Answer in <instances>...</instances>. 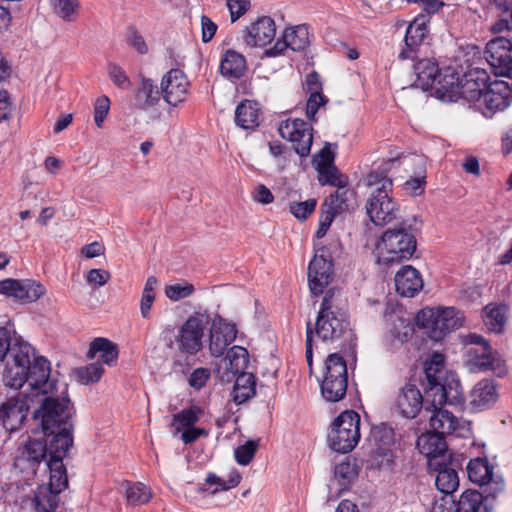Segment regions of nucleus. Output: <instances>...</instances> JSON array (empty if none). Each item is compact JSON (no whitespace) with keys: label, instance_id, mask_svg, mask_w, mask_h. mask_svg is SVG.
Returning a JSON list of instances; mask_svg holds the SVG:
<instances>
[{"label":"nucleus","instance_id":"obj_39","mask_svg":"<svg viewBox=\"0 0 512 512\" xmlns=\"http://www.w3.org/2000/svg\"><path fill=\"white\" fill-rule=\"evenodd\" d=\"M21 458L32 465H40L48 458L46 441L29 438L21 448Z\"/></svg>","mask_w":512,"mask_h":512},{"label":"nucleus","instance_id":"obj_64","mask_svg":"<svg viewBox=\"0 0 512 512\" xmlns=\"http://www.w3.org/2000/svg\"><path fill=\"white\" fill-rule=\"evenodd\" d=\"M426 185V176L424 174L418 175L417 177H412L408 179L404 185L403 189L405 192L411 196H420L425 191Z\"/></svg>","mask_w":512,"mask_h":512},{"label":"nucleus","instance_id":"obj_60","mask_svg":"<svg viewBox=\"0 0 512 512\" xmlns=\"http://www.w3.org/2000/svg\"><path fill=\"white\" fill-rule=\"evenodd\" d=\"M110 111V99L106 95L98 97L94 104V121L98 128H103L105 119Z\"/></svg>","mask_w":512,"mask_h":512},{"label":"nucleus","instance_id":"obj_15","mask_svg":"<svg viewBox=\"0 0 512 512\" xmlns=\"http://www.w3.org/2000/svg\"><path fill=\"white\" fill-rule=\"evenodd\" d=\"M46 288L32 279H4L0 281V294L12 297L23 303L35 302L44 296Z\"/></svg>","mask_w":512,"mask_h":512},{"label":"nucleus","instance_id":"obj_19","mask_svg":"<svg viewBox=\"0 0 512 512\" xmlns=\"http://www.w3.org/2000/svg\"><path fill=\"white\" fill-rule=\"evenodd\" d=\"M417 447L426 456L430 469L438 470L444 465L448 449L443 435L433 430L422 434L417 439Z\"/></svg>","mask_w":512,"mask_h":512},{"label":"nucleus","instance_id":"obj_10","mask_svg":"<svg viewBox=\"0 0 512 512\" xmlns=\"http://www.w3.org/2000/svg\"><path fill=\"white\" fill-rule=\"evenodd\" d=\"M312 123L304 119L289 117L278 125V132L282 139L290 142L297 155L306 158L310 155L313 144Z\"/></svg>","mask_w":512,"mask_h":512},{"label":"nucleus","instance_id":"obj_2","mask_svg":"<svg viewBox=\"0 0 512 512\" xmlns=\"http://www.w3.org/2000/svg\"><path fill=\"white\" fill-rule=\"evenodd\" d=\"M415 235L402 225L385 230L375 241L374 254L379 265L391 267L413 258Z\"/></svg>","mask_w":512,"mask_h":512},{"label":"nucleus","instance_id":"obj_1","mask_svg":"<svg viewBox=\"0 0 512 512\" xmlns=\"http://www.w3.org/2000/svg\"><path fill=\"white\" fill-rule=\"evenodd\" d=\"M427 412H430L429 426L431 430L443 436L455 435L465 437L470 433V423L448 410L446 405H457L463 400L461 384L451 381L445 388L435 387L426 392Z\"/></svg>","mask_w":512,"mask_h":512},{"label":"nucleus","instance_id":"obj_33","mask_svg":"<svg viewBox=\"0 0 512 512\" xmlns=\"http://www.w3.org/2000/svg\"><path fill=\"white\" fill-rule=\"evenodd\" d=\"M53 434L47 448L48 458L46 460L63 462L69 449L73 446L72 426H64Z\"/></svg>","mask_w":512,"mask_h":512},{"label":"nucleus","instance_id":"obj_21","mask_svg":"<svg viewBox=\"0 0 512 512\" xmlns=\"http://www.w3.org/2000/svg\"><path fill=\"white\" fill-rule=\"evenodd\" d=\"M276 37V24L268 16L258 18L242 32L243 42L251 48H264Z\"/></svg>","mask_w":512,"mask_h":512},{"label":"nucleus","instance_id":"obj_50","mask_svg":"<svg viewBox=\"0 0 512 512\" xmlns=\"http://www.w3.org/2000/svg\"><path fill=\"white\" fill-rule=\"evenodd\" d=\"M152 498L149 487L142 483H128L125 490V499L129 505L139 506L147 504Z\"/></svg>","mask_w":512,"mask_h":512},{"label":"nucleus","instance_id":"obj_6","mask_svg":"<svg viewBox=\"0 0 512 512\" xmlns=\"http://www.w3.org/2000/svg\"><path fill=\"white\" fill-rule=\"evenodd\" d=\"M321 394L329 402L342 400L348 387L346 360L339 353H331L324 360L320 378Z\"/></svg>","mask_w":512,"mask_h":512},{"label":"nucleus","instance_id":"obj_59","mask_svg":"<svg viewBox=\"0 0 512 512\" xmlns=\"http://www.w3.org/2000/svg\"><path fill=\"white\" fill-rule=\"evenodd\" d=\"M328 100L323 94L309 95L306 102V117L311 123L317 122L316 114L321 107L327 104Z\"/></svg>","mask_w":512,"mask_h":512},{"label":"nucleus","instance_id":"obj_63","mask_svg":"<svg viewBox=\"0 0 512 512\" xmlns=\"http://www.w3.org/2000/svg\"><path fill=\"white\" fill-rule=\"evenodd\" d=\"M334 476L342 482H348L357 476V467L350 461H342L335 466Z\"/></svg>","mask_w":512,"mask_h":512},{"label":"nucleus","instance_id":"obj_54","mask_svg":"<svg viewBox=\"0 0 512 512\" xmlns=\"http://www.w3.org/2000/svg\"><path fill=\"white\" fill-rule=\"evenodd\" d=\"M195 292V287L188 281L166 285L164 288L165 296L172 302H178L188 298Z\"/></svg>","mask_w":512,"mask_h":512},{"label":"nucleus","instance_id":"obj_53","mask_svg":"<svg viewBox=\"0 0 512 512\" xmlns=\"http://www.w3.org/2000/svg\"><path fill=\"white\" fill-rule=\"evenodd\" d=\"M348 195H353L350 190L340 191L338 189L334 193L330 194L322 203L324 209H328L336 215L342 214L349 210Z\"/></svg>","mask_w":512,"mask_h":512},{"label":"nucleus","instance_id":"obj_14","mask_svg":"<svg viewBox=\"0 0 512 512\" xmlns=\"http://www.w3.org/2000/svg\"><path fill=\"white\" fill-rule=\"evenodd\" d=\"M190 88V82L185 73L180 69L169 70L161 80L160 93L164 101L177 107L186 101Z\"/></svg>","mask_w":512,"mask_h":512},{"label":"nucleus","instance_id":"obj_51","mask_svg":"<svg viewBox=\"0 0 512 512\" xmlns=\"http://www.w3.org/2000/svg\"><path fill=\"white\" fill-rule=\"evenodd\" d=\"M103 365L99 362H93L86 366L78 367L74 370L77 381L83 385H90L100 381L104 374Z\"/></svg>","mask_w":512,"mask_h":512},{"label":"nucleus","instance_id":"obj_12","mask_svg":"<svg viewBox=\"0 0 512 512\" xmlns=\"http://www.w3.org/2000/svg\"><path fill=\"white\" fill-rule=\"evenodd\" d=\"M511 103L510 84L504 80H495L490 82L481 102L478 104L477 111L484 117L491 118L496 113L507 109Z\"/></svg>","mask_w":512,"mask_h":512},{"label":"nucleus","instance_id":"obj_8","mask_svg":"<svg viewBox=\"0 0 512 512\" xmlns=\"http://www.w3.org/2000/svg\"><path fill=\"white\" fill-rule=\"evenodd\" d=\"M360 416L353 410L343 411L333 422L328 443L338 453H349L360 440Z\"/></svg>","mask_w":512,"mask_h":512},{"label":"nucleus","instance_id":"obj_9","mask_svg":"<svg viewBox=\"0 0 512 512\" xmlns=\"http://www.w3.org/2000/svg\"><path fill=\"white\" fill-rule=\"evenodd\" d=\"M333 296L332 289L326 292L316 319L315 334L323 341H334L349 331V324L334 304Z\"/></svg>","mask_w":512,"mask_h":512},{"label":"nucleus","instance_id":"obj_27","mask_svg":"<svg viewBox=\"0 0 512 512\" xmlns=\"http://www.w3.org/2000/svg\"><path fill=\"white\" fill-rule=\"evenodd\" d=\"M247 69V60L240 52L227 49L222 53L219 72L223 78L231 82L238 81L245 76Z\"/></svg>","mask_w":512,"mask_h":512},{"label":"nucleus","instance_id":"obj_16","mask_svg":"<svg viewBox=\"0 0 512 512\" xmlns=\"http://www.w3.org/2000/svg\"><path fill=\"white\" fill-rule=\"evenodd\" d=\"M466 358L470 369L473 371H492L497 376H504L508 372L505 361L491 346H486L483 349L470 347L466 351Z\"/></svg>","mask_w":512,"mask_h":512},{"label":"nucleus","instance_id":"obj_37","mask_svg":"<svg viewBox=\"0 0 512 512\" xmlns=\"http://www.w3.org/2000/svg\"><path fill=\"white\" fill-rule=\"evenodd\" d=\"M236 380L233 386V400L237 404H242L256 394V378L252 373L236 374Z\"/></svg>","mask_w":512,"mask_h":512},{"label":"nucleus","instance_id":"obj_25","mask_svg":"<svg viewBox=\"0 0 512 512\" xmlns=\"http://www.w3.org/2000/svg\"><path fill=\"white\" fill-rule=\"evenodd\" d=\"M462 77L452 68L442 69L436 85L431 88L435 96L444 102H457L461 99Z\"/></svg>","mask_w":512,"mask_h":512},{"label":"nucleus","instance_id":"obj_38","mask_svg":"<svg viewBox=\"0 0 512 512\" xmlns=\"http://www.w3.org/2000/svg\"><path fill=\"white\" fill-rule=\"evenodd\" d=\"M34 512H55L59 503V494L48 489L46 485H40L31 499Z\"/></svg>","mask_w":512,"mask_h":512},{"label":"nucleus","instance_id":"obj_18","mask_svg":"<svg viewBox=\"0 0 512 512\" xmlns=\"http://www.w3.org/2000/svg\"><path fill=\"white\" fill-rule=\"evenodd\" d=\"M33 399L30 395L18 394L1 404L0 421L7 430L14 431L24 423L30 407L29 401Z\"/></svg>","mask_w":512,"mask_h":512},{"label":"nucleus","instance_id":"obj_3","mask_svg":"<svg viewBox=\"0 0 512 512\" xmlns=\"http://www.w3.org/2000/svg\"><path fill=\"white\" fill-rule=\"evenodd\" d=\"M370 197L366 204L367 215L375 225H386L397 219L399 205L392 197V179L379 171L367 176Z\"/></svg>","mask_w":512,"mask_h":512},{"label":"nucleus","instance_id":"obj_28","mask_svg":"<svg viewBox=\"0 0 512 512\" xmlns=\"http://www.w3.org/2000/svg\"><path fill=\"white\" fill-rule=\"evenodd\" d=\"M395 288L404 297H413L423 288L421 273L412 265L402 266L395 274Z\"/></svg>","mask_w":512,"mask_h":512},{"label":"nucleus","instance_id":"obj_34","mask_svg":"<svg viewBox=\"0 0 512 512\" xmlns=\"http://www.w3.org/2000/svg\"><path fill=\"white\" fill-rule=\"evenodd\" d=\"M498 399L496 385L490 380L479 381L471 390L470 404L473 408L483 410L493 405Z\"/></svg>","mask_w":512,"mask_h":512},{"label":"nucleus","instance_id":"obj_24","mask_svg":"<svg viewBox=\"0 0 512 512\" xmlns=\"http://www.w3.org/2000/svg\"><path fill=\"white\" fill-rule=\"evenodd\" d=\"M332 274V262L323 255H315L308 267V281L311 293L316 296L322 294L329 285Z\"/></svg>","mask_w":512,"mask_h":512},{"label":"nucleus","instance_id":"obj_49","mask_svg":"<svg viewBox=\"0 0 512 512\" xmlns=\"http://www.w3.org/2000/svg\"><path fill=\"white\" fill-rule=\"evenodd\" d=\"M158 280L155 276H149L146 279L140 299V313L142 318L148 319L152 305L156 298V288Z\"/></svg>","mask_w":512,"mask_h":512},{"label":"nucleus","instance_id":"obj_52","mask_svg":"<svg viewBox=\"0 0 512 512\" xmlns=\"http://www.w3.org/2000/svg\"><path fill=\"white\" fill-rule=\"evenodd\" d=\"M143 108L154 106L159 101V91L150 79L143 78L136 92Z\"/></svg>","mask_w":512,"mask_h":512},{"label":"nucleus","instance_id":"obj_48","mask_svg":"<svg viewBox=\"0 0 512 512\" xmlns=\"http://www.w3.org/2000/svg\"><path fill=\"white\" fill-rule=\"evenodd\" d=\"M53 12L66 22H74L78 17L79 0H51Z\"/></svg>","mask_w":512,"mask_h":512},{"label":"nucleus","instance_id":"obj_26","mask_svg":"<svg viewBox=\"0 0 512 512\" xmlns=\"http://www.w3.org/2000/svg\"><path fill=\"white\" fill-rule=\"evenodd\" d=\"M424 370L426 379L430 385L427 392H432V389L435 387L445 388L451 381H456L460 384L455 374H446L445 357L441 353L432 354L431 357L426 360Z\"/></svg>","mask_w":512,"mask_h":512},{"label":"nucleus","instance_id":"obj_61","mask_svg":"<svg viewBox=\"0 0 512 512\" xmlns=\"http://www.w3.org/2000/svg\"><path fill=\"white\" fill-rule=\"evenodd\" d=\"M111 280V274L108 270L94 268L87 272L86 282L93 288L105 286Z\"/></svg>","mask_w":512,"mask_h":512},{"label":"nucleus","instance_id":"obj_46","mask_svg":"<svg viewBox=\"0 0 512 512\" xmlns=\"http://www.w3.org/2000/svg\"><path fill=\"white\" fill-rule=\"evenodd\" d=\"M316 171L318 173V182L322 186L330 185L343 189L348 185V177L343 175L335 164Z\"/></svg>","mask_w":512,"mask_h":512},{"label":"nucleus","instance_id":"obj_44","mask_svg":"<svg viewBox=\"0 0 512 512\" xmlns=\"http://www.w3.org/2000/svg\"><path fill=\"white\" fill-rule=\"evenodd\" d=\"M438 472L436 476V487L443 494H452L459 486V478L457 472L449 467L440 465V468L436 470Z\"/></svg>","mask_w":512,"mask_h":512},{"label":"nucleus","instance_id":"obj_29","mask_svg":"<svg viewBox=\"0 0 512 512\" xmlns=\"http://www.w3.org/2000/svg\"><path fill=\"white\" fill-rule=\"evenodd\" d=\"M427 34V24L424 16L416 17L407 27L404 42L405 47L401 50V60L415 59L418 48Z\"/></svg>","mask_w":512,"mask_h":512},{"label":"nucleus","instance_id":"obj_62","mask_svg":"<svg viewBox=\"0 0 512 512\" xmlns=\"http://www.w3.org/2000/svg\"><path fill=\"white\" fill-rule=\"evenodd\" d=\"M108 75L112 82L120 89L127 90L132 85L126 72L116 64H110L108 66Z\"/></svg>","mask_w":512,"mask_h":512},{"label":"nucleus","instance_id":"obj_20","mask_svg":"<svg viewBox=\"0 0 512 512\" xmlns=\"http://www.w3.org/2000/svg\"><path fill=\"white\" fill-rule=\"evenodd\" d=\"M238 330L236 325L216 315L211 324L209 334V350L215 357L223 355L226 348L235 341Z\"/></svg>","mask_w":512,"mask_h":512},{"label":"nucleus","instance_id":"obj_32","mask_svg":"<svg viewBox=\"0 0 512 512\" xmlns=\"http://www.w3.org/2000/svg\"><path fill=\"white\" fill-rule=\"evenodd\" d=\"M262 112L257 102L242 101L235 110V123L244 130H255L261 122Z\"/></svg>","mask_w":512,"mask_h":512},{"label":"nucleus","instance_id":"obj_36","mask_svg":"<svg viewBox=\"0 0 512 512\" xmlns=\"http://www.w3.org/2000/svg\"><path fill=\"white\" fill-rule=\"evenodd\" d=\"M490 496L484 497L476 490H465L457 503V512H492L493 506L488 502Z\"/></svg>","mask_w":512,"mask_h":512},{"label":"nucleus","instance_id":"obj_4","mask_svg":"<svg viewBox=\"0 0 512 512\" xmlns=\"http://www.w3.org/2000/svg\"><path fill=\"white\" fill-rule=\"evenodd\" d=\"M207 323V315L193 312L179 327L175 337L177 355L172 368L175 372H185L192 365L190 359L195 357L203 349V338Z\"/></svg>","mask_w":512,"mask_h":512},{"label":"nucleus","instance_id":"obj_13","mask_svg":"<svg viewBox=\"0 0 512 512\" xmlns=\"http://www.w3.org/2000/svg\"><path fill=\"white\" fill-rule=\"evenodd\" d=\"M467 473L471 482L486 486L488 496L495 497L504 489L503 479L494 475V467L486 458L471 459L467 464Z\"/></svg>","mask_w":512,"mask_h":512},{"label":"nucleus","instance_id":"obj_22","mask_svg":"<svg viewBox=\"0 0 512 512\" xmlns=\"http://www.w3.org/2000/svg\"><path fill=\"white\" fill-rule=\"evenodd\" d=\"M424 404V398L415 383L411 381L405 383L398 391L394 399L396 411L407 419L416 418L421 412Z\"/></svg>","mask_w":512,"mask_h":512},{"label":"nucleus","instance_id":"obj_55","mask_svg":"<svg viewBox=\"0 0 512 512\" xmlns=\"http://www.w3.org/2000/svg\"><path fill=\"white\" fill-rule=\"evenodd\" d=\"M241 481V475L237 471H232L227 479H223L214 473H209L206 478V483L215 486L213 493L219 491H226L239 485Z\"/></svg>","mask_w":512,"mask_h":512},{"label":"nucleus","instance_id":"obj_58","mask_svg":"<svg viewBox=\"0 0 512 512\" xmlns=\"http://www.w3.org/2000/svg\"><path fill=\"white\" fill-rule=\"evenodd\" d=\"M335 152L330 143H325L323 148L312 157V166L315 170L334 165Z\"/></svg>","mask_w":512,"mask_h":512},{"label":"nucleus","instance_id":"obj_23","mask_svg":"<svg viewBox=\"0 0 512 512\" xmlns=\"http://www.w3.org/2000/svg\"><path fill=\"white\" fill-rule=\"evenodd\" d=\"M486 71L475 69L462 77L461 99L465 100L475 110L481 102L490 84Z\"/></svg>","mask_w":512,"mask_h":512},{"label":"nucleus","instance_id":"obj_56","mask_svg":"<svg viewBox=\"0 0 512 512\" xmlns=\"http://www.w3.org/2000/svg\"><path fill=\"white\" fill-rule=\"evenodd\" d=\"M317 206V200L310 198L306 201L291 202L289 211L291 214L300 221H305L314 211Z\"/></svg>","mask_w":512,"mask_h":512},{"label":"nucleus","instance_id":"obj_7","mask_svg":"<svg viewBox=\"0 0 512 512\" xmlns=\"http://www.w3.org/2000/svg\"><path fill=\"white\" fill-rule=\"evenodd\" d=\"M40 397L42 403L34 412L33 418L40 422L44 434L50 435L64 426H71L67 422L69 399L64 396V391L60 394L55 391L54 394H44Z\"/></svg>","mask_w":512,"mask_h":512},{"label":"nucleus","instance_id":"obj_30","mask_svg":"<svg viewBox=\"0 0 512 512\" xmlns=\"http://www.w3.org/2000/svg\"><path fill=\"white\" fill-rule=\"evenodd\" d=\"M309 44V33L306 26H296L285 29L283 33V43L277 42L266 54L276 56L282 53L284 48H290L293 51H301Z\"/></svg>","mask_w":512,"mask_h":512},{"label":"nucleus","instance_id":"obj_45","mask_svg":"<svg viewBox=\"0 0 512 512\" xmlns=\"http://www.w3.org/2000/svg\"><path fill=\"white\" fill-rule=\"evenodd\" d=\"M30 368L6 362L3 373V381L6 386L20 389L28 379Z\"/></svg>","mask_w":512,"mask_h":512},{"label":"nucleus","instance_id":"obj_17","mask_svg":"<svg viewBox=\"0 0 512 512\" xmlns=\"http://www.w3.org/2000/svg\"><path fill=\"white\" fill-rule=\"evenodd\" d=\"M27 381L31 388L30 396L32 398H39L44 394H54L57 391L56 382L50 380V363L42 356L34 358L31 362Z\"/></svg>","mask_w":512,"mask_h":512},{"label":"nucleus","instance_id":"obj_11","mask_svg":"<svg viewBox=\"0 0 512 512\" xmlns=\"http://www.w3.org/2000/svg\"><path fill=\"white\" fill-rule=\"evenodd\" d=\"M511 40L498 36L487 42L484 57L496 76L512 77Z\"/></svg>","mask_w":512,"mask_h":512},{"label":"nucleus","instance_id":"obj_42","mask_svg":"<svg viewBox=\"0 0 512 512\" xmlns=\"http://www.w3.org/2000/svg\"><path fill=\"white\" fill-rule=\"evenodd\" d=\"M225 361L227 369L233 374L246 373L245 370L249 365V353L242 346H232L226 353Z\"/></svg>","mask_w":512,"mask_h":512},{"label":"nucleus","instance_id":"obj_47","mask_svg":"<svg viewBox=\"0 0 512 512\" xmlns=\"http://www.w3.org/2000/svg\"><path fill=\"white\" fill-rule=\"evenodd\" d=\"M8 353L7 362L27 368H30L31 362L36 358L33 348L27 343L14 344L9 347Z\"/></svg>","mask_w":512,"mask_h":512},{"label":"nucleus","instance_id":"obj_35","mask_svg":"<svg viewBox=\"0 0 512 512\" xmlns=\"http://www.w3.org/2000/svg\"><path fill=\"white\" fill-rule=\"evenodd\" d=\"M441 71L437 62L430 59L419 60L414 64L415 85L424 91L431 90L436 85Z\"/></svg>","mask_w":512,"mask_h":512},{"label":"nucleus","instance_id":"obj_40","mask_svg":"<svg viewBox=\"0 0 512 512\" xmlns=\"http://www.w3.org/2000/svg\"><path fill=\"white\" fill-rule=\"evenodd\" d=\"M482 318L489 331L501 333L506 323V307L488 304L483 309Z\"/></svg>","mask_w":512,"mask_h":512},{"label":"nucleus","instance_id":"obj_43","mask_svg":"<svg viewBox=\"0 0 512 512\" xmlns=\"http://www.w3.org/2000/svg\"><path fill=\"white\" fill-rule=\"evenodd\" d=\"M47 467L50 472L48 489L60 494L68 487L67 470L63 462L46 460Z\"/></svg>","mask_w":512,"mask_h":512},{"label":"nucleus","instance_id":"obj_57","mask_svg":"<svg viewBox=\"0 0 512 512\" xmlns=\"http://www.w3.org/2000/svg\"><path fill=\"white\" fill-rule=\"evenodd\" d=\"M258 448V442L254 440H248L243 445L237 447L234 451V457L236 462L239 465L246 466L248 465Z\"/></svg>","mask_w":512,"mask_h":512},{"label":"nucleus","instance_id":"obj_5","mask_svg":"<svg viewBox=\"0 0 512 512\" xmlns=\"http://www.w3.org/2000/svg\"><path fill=\"white\" fill-rule=\"evenodd\" d=\"M416 321L432 340L440 341L447 334L462 327L465 317L455 307H426L417 313Z\"/></svg>","mask_w":512,"mask_h":512},{"label":"nucleus","instance_id":"obj_41","mask_svg":"<svg viewBox=\"0 0 512 512\" xmlns=\"http://www.w3.org/2000/svg\"><path fill=\"white\" fill-rule=\"evenodd\" d=\"M203 415V409L198 405H191L182 409L172 417L171 427L175 433H180L184 428L194 426Z\"/></svg>","mask_w":512,"mask_h":512},{"label":"nucleus","instance_id":"obj_31","mask_svg":"<svg viewBox=\"0 0 512 512\" xmlns=\"http://www.w3.org/2000/svg\"><path fill=\"white\" fill-rule=\"evenodd\" d=\"M118 345L108 338L98 337L90 342L87 357L89 359L99 358L107 366H115L118 360Z\"/></svg>","mask_w":512,"mask_h":512}]
</instances>
